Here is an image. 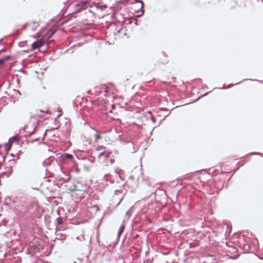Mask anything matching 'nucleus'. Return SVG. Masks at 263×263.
I'll return each mask as SVG.
<instances>
[{
  "instance_id": "obj_1",
  "label": "nucleus",
  "mask_w": 263,
  "mask_h": 263,
  "mask_svg": "<svg viewBox=\"0 0 263 263\" xmlns=\"http://www.w3.org/2000/svg\"><path fill=\"white\" fill-rule=\"evenodd\" d=\"M28 210V208L26 206L17 205L15 208L14 212L18 218H21L26 216Z\"/></svg>"
},
{
  "instance_id": "obj_2",
  "label": "nucleus",
  "mask_w": 263,
  "mask_h": 263,
  "mask_svg": "<svg viewBox=\"0 0 263 263\" xmlns=\"http://www.w3.org/2000/svg\"><path fill=\"white\" fill-rule=\"evenodd\" d=\"M87 212L90 213V215L93 216L96 215L99 212V208L97 205H91L87 206Z\"/></svg>"
},
{
  "instance_id": "obj_3",
  "label": "nucleus",
  "mask_w": 263,
  "mask_h": 263,
  "mask_svg": "<svg viewBox=\"0 0 263 263\" xmlns=\"http://www.w3.org/2000/svg\"><path fill=\"white\" fill-rule=\"evenodd\" d=\"M39 26L38 22H31L25 25V28L27 30H35Z\"/></svg>"
},
{
  "instance_id": "obj_4",
  "label": "nucleus",
  "mask_w": 263,
  "mask_h": 263,
  "mask_svg": "<svg viewBox=\"0 0 263 263\" xmlns=\"http://www.w3.org/2000/svg\"><path fill=\"white\" fill-rule=\"evenodd\" d=\"M45 40L43 38L37 41L32 43V50H35L43 46L45 43Z\"/></svg>"
},
{
  "instance_id": "obj_5",
  "label": "nucleus",
  "mask_w": 263,
  "mask_h": 263,
  "mask_svg": "<svg viewBox=\"0 0 263 263\" xmlns=\"http://www.w3.org/2000/svg\"><path fill=\"white\" fill-rule=\"evenodd\" d=\"M87 2L83 1L77 4L75 8L77 11H80L81 9H85L87 8Z\"/></svg>"
},
{
  "instance_id": "obj_6",
  "label": "nucleus",
  "mask_w": 263,
  "mask_h": 263,
  "mask_svg": "<svg viewBox=\"0 0 263 263\" xmlns=\"http://www.w3.org/2000/svg\"><path fill=\"white\" fill-rule=\"evenodd\" d=\"M110 153L105 152L104 151H102L98 156V159L100 162H103L104 161L106 160Z\"/></svg>"
},
{
  "instance_id": "obj_7",
  "label": "nucleus",
  "mask_w": 263,
  "mask_h": 263,
  "mask_svg": "<svg viewBox=\"0 0 263 263\" xmlns=\"http://www.w3.org/2000/svg\"><path fill=\"white\" fill-rule=\"evenodd\" d=\"M64 223V219L62 217H58L55 219V224L60 226Z\"/></svg>"
},
{
  "instance_id": "obj_8",
  "label": "nucleus",
  "mask_w": 263,
  "mask_h": 263,
  "mask_svg": "<svg viewBox=\"0 0 263 263\" xmlns=\"http://www.w3.org/2000/svg\"><path fill=\"white\" fill-rule=\"evenodd\" d=\"M125 228V221H123L122 223L120 226L119 230H124Z\"/></svg>"
},
{
  "instance_id": "obj_9",
  "label": "nucleus",
  "mask_w": 263,
  "mask_h": 263,
  "mask_svg": "<svg viewBox=\"0 0 263 263\" xmlns=\"http://www.w3.org/2000/svg\"><path fill=\"white\" fill-rule=\"evenodd\" d=\"M128 2V0H120L119 1H117V3L118 5H120V4H126Z\"/></svg>"
},
{
  "instance_id": "obj_10",
  "label": "nucleus",
  "mask_w": 263,
  "mask_h": 263,
  "mask_svg": "<svg viewBox=\"0 0 263 263\" xmlns=\"http://www.w3.org/2000/svg\"><path fill=\"white\" fill-rule=\"evenodd\" d=\"M11 145V143H10V142H9L8 143L6 144H5L6 149H7L8 151L9 150L10 148Z\"/></svg>"
},
{
  "instance_id": "obj_11",
  "label": "nucleus",
  "mask_w": 263,
  "mask_h": 263,
  "mask_svg": "<svg viewBox=\"0 0 263 263\" xmlns=\"http://www.w3.org/2000/svg\"><path fill=\"white\" fill-rule=\"evenodd\" d=\"M94 138L95 141H97L98 140L100 139L101 138V136L98 134H95L94 135Z\"/></svg>"
},
{
  "instance_id": "obj_12",
  "label": "nucleus",
  "mask_w": 263,
  "mask_h": 263,
  "mask_svg": "<svg viewBox=\"0 0 263 263\" xmlns=\"http://www.w3.org/2000/svg\"><path fill=\"white\" fill-rule=\"evenodd\" d=\"M105 148V147L104 146H100L97 147L96 148V149L97 151H100H100H103V150H104Z\"/></svg>"
},
{
  "instance_id": "obj_13",
  "label": "nucleus",
  "mask_w": 263,
  "mask_h": 263,
  "mask_svg": "<svg viewBox=\"0 0 263 263\" xmlns=\"http://www.w3.org/2000/svg\"><path fill=\"white\" fill-rule=\"evenodd\" d=\"M226 226V229L227 230H231L232 229V227L231 226H229L228 224H223V227H222V228L223 229H224V227Z\"/></svg>"
},
{
  "instance_id": "obj_14",
  "label": "nucleus",
  "mask_w": 263,
  "mask_h": 263,
  "mask_svg": "<svg viewBox=\"0 0 263 263\" xmlns=\"http://www.w3.org/2000/svg\"><path fill=\"white\" fill-rule=\"evenodd\" d=\"M52 131V130H46L45 135H47L48 134H50Z\"/></svg>"
},
{
  "instance_id": "obj_15",
  "label": "nucleus",
  "mask_w": 263,
  "mask_h": 263,
  "mask_svg": "<svg viewBox=\"0 0 263 263\" xmlns=\"http://www.w3.org/2000/svg\"><path fill=\"white\" fill-rule=\"evenodd\" d=\"M102 89H104V91L106 93L108 92V88L106 86L103 87Z\"/></svg>"
},
{
  "instance_id": "obj_16",
  "label": "nucleus",
  "mask_w": 263,
  "mask_h": 263,
  "mask_svg": "<svg viewBox=\"0 0 263 263\" xmlns=\"http://www.w3.org/2000/svg\"><path fill=\"white\" fill-rule=\"evenodd\" d=\"M123 231H118V236H120Z\"/></svg>"
},
{
  "instance_id": "obj_17",
  "label": "nucleus",
  "mask_w": 263,
  "mask_h": 263,
  "mask_svg": "<svg viewBox=\"0 0 263 263\" xmlns=\"http://www.w3.org/2000/svg\"><path fill=\"white\" fill-rule=\"evenodd\" d=\"M68 158H71L72 157V156L71 155H68Z\"/></svg>"
},
{
  "instance_id": "obj_18",
  "label": "nucleus",
  "mask_w": 263,
  "mask_h": 263,
  "mask_svg": "<svg viewBox=\"0 0 263 263\" xmlns=\"http://www.w3.org/2000/svg\"><path fill=\"white\" fill-rule=\"evenodd\" d=\"M3 60H0V63H3Z\"/></svg>"
}]
</instances>
